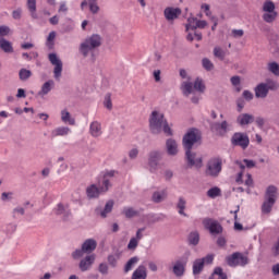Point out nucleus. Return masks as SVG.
<instances>
[{
  "mask_svg": "<svg viewBox=\"0 0 279 279\" xmlns=\"http://www.w3.org/2000/svg\"><path fill=\"white\" fill-rule=\"evenodd\" d=\"M213 260H215V255L208 254L203 258H198L193 263V275L199 276L202 271H204V265H213Z\"/></svg>",
  "mask_w": 279,
  "mask_h": 279,
  "instance_id": "11",
  "label": "nucleus"
},
{
  "mask_svg": "<svg viewBox=\"0 0 279 279\" xmlns=\"http://www.w3.org/2000/svg\"><path fill=\"white\" fill-rule=\"evenodd\" d=\"M112 178H114V170H110L105 173L102 178V185H100V187L95 184L89 185L86 189V195L88 199H97L101 193H107L110 186H112Z\"/></svg>",
  "mask_w": 279,
  "mask_h": 279,
  "instance_id": "2",
  "label": "nucleus"
},
{
  "mask_svg": "<svg viewBox=\"0 0 279 279\" xmlns=\"http://www.w3.org/2000/svg\"><path fill=\"white\" fill-rule=\"evenodd\" d=\"M181 88L183 90V95H185V97H189V95L193 93V88L198 93H204V90H206V85H204V81L198 77L195 80L194 85L191 82H184L182 83Z\"/></svg>",
  "mask_w": 279,
  "mask_h": 279,
  "instance_id": "7",
  "label": "nucleus"
},
{
  "mask_svg": "<svg viewBox=\"0 0 279 279\" xmlns=\"http://www.w3.org/2000/svg\"><path fill=\"white\" fill-rule=\"evenodd\" d=\"M10 34V27L7 25H0V36H8Z\"/></svg>",
  "mask_w": 279,
  "mask_h": 279,
  "instance_id": "52",
  "label": "nucleus"
},
{
  "mask_svg": "<svg viewBox=\"0 0 279 279\" xmlns=\"http://www.w3.org/2000/svg\"><path fill=\"white\" fill-rule=\"evenodd\" d=\"M197 22H198L197 17H189L187 23L185 25L186 32H189L190 29L192 31L197 29Z\"/></svg>",
  "mask_w": 279,
  "mask_h": 279,
  "instance_id": "41",
  "label": "nucleus"
},
{
  "mask_svg": "<svg viewBox=\"0 0 279 279\" xmlns=\"http://www.w3.org/2000/svg\"><path fill=\"white\" fill-rule=\"evenodd\" d=\"M62 123H68V125H75V118L71 117V112L66 109L61 111Z\"/></svg>",
  "mask_w": 279,
  "mask_h": 279,
  "instance_id": "27",
  "label": "nucleus"
},
{
  "mask_svg": "<svg viewBox=\"0 0 279 279\" xmlns=\"http://www.w3.org/2000/svg\"><path fill=\"white\" fill-rule=\"evenodd\" d=\"M180 14H182V10L180 8L168 7L163 11V16L168 21H175Z\"/></svg>",
  "mask_w": 279,
  "mask_h": 279,
  "instance_id": "18",
  "label": "nucleus"
},
{
  "mask_svg": "<svg viewBox=\"0 0 279 279\" xmlns=\"http://www.w3.org/2000/svg\"><path fill=\"white\" fill-rule=\"evenodd\" d=\"M53 213L56 215H64L65 217H69L70 215L69 210H66V208H64V205H62L61 203L57 205V208L53 209Z\"/></svg>",
  "mask_w": 279,
  "mask_h": 279,
  "instance_id": "44",
  "label": "nucleus"
},
{
  "mask_svg": "<svg viewBox=\"0 0 279 279\" xmlns=\"http://www.w3.org/2000/svg\"><path fill=\"white\" fill-rule=\"evenodd\" d=\"M203 226L205 230H208L209 234L217 235L223 232V227L219 221L211 218H204Z\"/></svg>",
  "mask_w": 279,
  "mask_h": 279,
  "instance_id": "10",
  "label": "nucleus"
},
{
  "mask_svg": "<svg viewBox=\"0 0 279 279\" xmlns=\"http://www.w3.org/2000/svg\"><path fill=\"white\" fill-rule=\"evenodd\" d=\"M104 106H105V108H107V110H111L112 109V98H111L110 94H107L105 96Z\"/></svg>",
  "mask_w": 279,
  "mask_h": 279,
  "instance_id": "50",
  "label": "nucleus"
},
{
  "mask_svg": "<svg viewBox=\"0 0 279 279\" xmlns=\"http://www.w3.org/2000/svg\"><path fill=\"white\" fill-rule=\"evenodd\" d=\"M264 84H265V86L267 87L268 90H278V88H279V84L276 81L271 80V78H268L266 81V83H264Z\"/></svg>",
  "mask_w": 279,
  "mask_h": 279,
  "instance_id": "47",
  "label": "nucleus"
},
{
  "mask_svg": "<svg viewBox=\"0 0 279 279\" xmlns=\"http://www.w3.org/2000/svg\"><path fill=\"white\" fill-rule=\"evenodd\" d=\"M269 95V90L267 89V85L265 83H260L255 87V97L257 99H265Z\"/></svg>",
  "mask_w": 279,
  "mask_h": 279,
  "instance_id": "23",
  "label": "nucleus"
},
{
  "mask_svg": "<svg viewBox=\"0 0 279 279\" xmlns=\"http://www.w3.org/2000/svg\"><path fill=\"white\" fill-rule=\"evenodd\" d=\"M98 271L106 276V274H108V264H100L98 267Z\"/></svg>",
  "mask_w": 279,
  "mask_h": 279,
  "instance_id": "55",
  "label": "nucleus"
},
{
  "mask_svg": "<svg viewBox=\"0 0 279 279\" xmlns=\"http://www.w3.org/2000/svg\"><path fill=\"white\" fill-rule=\"evenodd\" d=\"M82 247L85 254H93V252L97 250V241H95L94 239H87L82 244Z\"/></svg>",
  "mask_w": 279,
  "mask_h": 279,
  "instance_id": "20",
  "label": "nucleus"
},
{
  "mask_svg": "<svg viewBox=\"0 0 279 279\" xmlns=\"http://www.w3.org/2000/svg\"><path fill=\"white\" fill-rule=\"evenodd\" d=\"M231 84H232V86H240L241 85V77L232 76L231 77Z\"/></svg>",
  "mask_w": 279,
  "mask_h": 279,
  "instance_id": "62",
  "label": "nucleus"
},
{
  "mask_svg": "<svg viewBox=\"0 0 279 279\" xmlns=\"http://www.w3.org/2000/svg\"><path fill=\"white\" fill-rule=\"evenodd\" d=\"M0 49H2L4 53H12L14 51L12 44L5 38H0Z\"/></svg>",
  "mask_w": 279,
  "mask_h": 279,
  "instance_id": "31",
  "label": "nucleus"
},
{
  "mask_svg": "<svg viewBox=\"0 0 279 279\" xmlns=\"http://www.w3.org/2000/svg\"><path fill=\"white\" fill-rule=\"evenodd\" d=\"M84 254H86V252L84 251L83 247L77 248L72 253V258H74V260H77L78 258H82Z\"/></svg>",
  "mask_w": 279,
  "mask_h": 279,
  "instance_id": "49",
  "label": "nucleus"
},
{
  "mask_svg": "<svg viewBox=\"0 0 279 279\" xmlns=\"http://www.w3.org/2000/svg\"><path fill=\"white\" fill-rule=\"evenodd\" d=\"M263 12H276V3L271 0H266L263 4Z\"/></svg>",
  "mask_w": 279,
  "mask_h": 279,
  "instance_id": "42",
  "label": "nucleus"
},
{
  "mask_svg": "<svg viewBox=\"0 0 279 279\" xmlns=\"http://www.w3.org/2000/svg\"><path fill=\"white\" fill-rule=\"evenodd\" d=\"M166 197H167V190L157 191V192H154L153 194V202H155V204H160V202H162Z\"/></svg>",
  "mask_w": 279,
  "mask_h": 279,
  "instance_id": "34",
  "label": "nucleus"
},
{
  "mask_svg": "<svg viewBox=\"0 0 279 279\" xmlns=\"http://www.w3.org/2000/svg\"><path fill=\"white\" fill-rule=\"evenodd\" d=\"M138 247V239L131 238L128 244V250H136Z\"/></svg>",
  "mask_w": 279,
  "mask_h": 279,
  "instance_id": "51",
  "label": "nucleus"
},
{
  "mask_svg": "<svg viewBox=\"0 0 279 279\" xmlns=\"http://www.w3.org/2000/svg\"><path fill=\"white\" fill-rule=\"evenodd\" d=\"M49 62L54 66L53 69V77L54 80H60L62 77V60L58 58L56 52H51L48 54Z\"/></svg>",
  "mask_w": 279,
  "mask_h": 279,
  "instance_id": "12",
  "label": "nucleus"
},
{
  "mask_svg": "<svg viewBox=\"0 0 279 279\" xmlns=\"http://www.w3.org/2000/svg\"><path fill=\"white\" fill-rule=\"evenodd\" d=\"M71 134V129L69 126H59L51 131L52 138L58 136H69Z\"/></svg>",
  "mask_w": 279,
  "mask_h": 279,
  "instance_id": "24",
  "label": "nucleus"
},
{
  "mask_svg": "<svg viewBox=\"0 0 279 279\" xmlns=\"http://www.w3.org/2000/svg\"><path fill=\"white\" fill-rule=\"evenodd\" d=\"M277 197L278 187H276L275 185L268 186L265 194V201L262 205V213L264 215H269V213H271V208H274Z\"/></svg>",
  "mask_w": 279,
  "mask_h": 279,
  "instance_id": "4",
  "label": "nucleus"
},
{
  "mask_svg": "<svg viewBox=\"0 0 279 279\" xmlns=\"http://www.w3.org/2000/svg\"><path fill=\"white\" fill-rule=\"evenodd\" d=\"M177 208H178L179 215H181L182 217H189V215L184 213V210H186V199H184V197L182 196L179 197L177 203Z\"/></svg>",
  "mask_w": 279,
  "mask_h": 279,
  "instance_id": "28",
  "label": "nucleus"
},
{
  "mask_svg": "<svg viewBox=\"0 0 279 279\" xmlns=\"http://www.w3.org/2000/svg\"><path fill=\"white\" fill-rule=\"evenodd\" d=\"M167 153L169 156H175L178 154V143L173 138H169L166 142Z\"/></svg>",
  "mask_w": 279,
  "mask_h": 279,
  "instance_id": "25",
  "label": "nucleus"
},
{
  "mask_svg": "<svg viewBox=\"0 0 279 279\" xmlns=\"http://www.w3.org/2000/svg\"><path fill=\"white\" fill-rule=\"evenodd\" d=\"M235 165H238V167L243 171L245 169V167L247 169H254V167H256V161L252 160V159H243V161H235Z\"/></svg>",
  "mask_w": 279,
  "mask_h": 279,
  "instance_id": "29",
  "label": "nucleus"
},
{
  "mask_svg": "<svg viewBox=\"0 0 279 279\" xmlns=\"http://www.w3.org/2000/svg\"><path fill=\"white\" fill-rule=\"evenodd\" d=\"M223 169V159L221 157H213L206 163L205 174L208 178H219Z\"/></svg>",
  "mask_w": 279,
  "mask_h": 279,
  "instance_id": "5",
  "label": "nucleus"
},
{
  "mask_svg": "<svg viewBox=\"0 0 279 279\" xmlns=\"http://www.w3.org/2000/svg\"><path fill=\"white\" fill-rule=\"evenodd\" d=\"M248 263L250 259L243 253L235 252L227 257L229 267H245Z\"/></svg>",
  "mask_w": 279,
  "mask_h": 279,
  "instance_id": "8",
  "label": "nucleus"
},
{
  "mask_svg": "<svg viewBox=\"0 0 279 279\" xmlns=\"http://www.w3.org/2000/svg\"><path fill=\"white\" fill-rule=\"evenodd\" d=\"M243 97L246 99V101H252L254 99V94H252L250 90H244Z\"/></svg>",
  "mask_w": 279,
  "mask_h": 279,
  "instance_id": "58",
  "label": "nucleus"
},
{
  "mask_svg": "<svg viewBox=\"0 0 279 279\" xmlns=\"http://www.w3.org/2000/svg\"><path fill=\"white\" fill-rule=\"evenodd\" d=\"M89 10L93 14H97L99 12V5L95 2H89Z\"/></svg>",
  "mask_w": 279,
  "mask_h": 279,
  "instance_id": "56",
  "label": "nucleus"
},
{
  "mask_svg": "<svg viewBox=\"0 0 279 279\" xmlns=\"http://www.w3.org/2000/svg\"><path fill=\"white\" fill-rule=\"evenodd\" d=\"M231 144L233 147H241V149H247L250 147V136L247 133L236 132L231 137Z\"/></svg>",
  "mask_w": 279,
  "mask_h": 279,
  "instance_id": "9",
  "label": "nucleus"
},
{
  "mask_svg": "<svg viewBox=\"0 0 279 279\" xmlns=\"http://www.w3.org/2000/svg\"><path fill=\"white\" fill-rule=\"evenodd\" d=\"M209 279H228V275L223 272V268L216 267Z\"/></svg>",
  "mask_w": 279,
  "mask_h": 279,
  "instance_id": "33",
  "label": "nucleus"
},
{
  "mask_svg": "<svg viewBox=\"0 0 279 279\" xmlns=\"http://www.w3.org/2000/svg\"><path fill=\"white\" fill-rule=\"evenodd\" d=\"M185 156L189 167H196V169H202V156H197V154L192 153L191 149H185Z\"/></svg>",
  "mask_w": 279,
  "mask_h": 279,
  "instance_id": "15",
  "label": "nucleus"
},
{
  "mask_svg": "<svg viewBox=\"0 0 279 279\" xmlns=\"http://www.w3.org/2000/svg\"><path fill=\"white\" fill-rule=\"evenodd\" d=\"M231 34L233 38H241L245 33L243 32V29H232Z\"/></svg>",
  "mask_w": 279,
  "mask_h": 279,
  "instance_id": "54",
  "label": "nucleus"
},
{
  "mask_svg": "<svg viewBox=\"0 0 279 279\" xmlns=\"http://www.w3.org/2000/svg\"><path fill=\"white\" fill-rule=\"evenodd\" d=\"M202 64H203V69H205V71H213V69H215V64L208 58H204L202 60Z\"/></svg>",
  "mask_w": 279,
  "mask_h": 279,
  "instance_id": "48",
  "label": "nucleus"
},
{
  "mask_svg": "<svg viewBox=\"0 0 279 279\" xmlns=\"http://www.w3.org/2000/svg\"><path fill=\"white\" fill-rule=\"evenodd\" d=\"M136 156H138V148H132L129 151V158H131L132 160H134V158H136Z\"/></svg>",
  "mask_w": 279,
  "mask_h": 279,
  "instance_id": "61",
  "label": "nucleus"
},
{
  "mask_svg": "<svg viewBox=\"0 0 279 279\" xmlns=\"http://www.w3.org/2000/svg\"><path fill=\"white\" fill-rule=\"evenodd\" d=\"M145 230H146L145 227L137 229L134 239H137V241H141L143 239V232H145Z\"/></svg>",
  "mask_w": 279,
  "mask_h": 279,
  "instance_id": "57",
  "label": "nucleus"
},
{
  "mask_svg": "<svg viewBox=\"0 0 279 279\" xmlns=\"http://www.w3.org/2000/svg\"><path fill=\"white\" fill-rule=\"evenodd\" d=\"M26 5L32 19H38V13H36V0H27Z\"/></svg>",
  "mask_w": 279,
  "mask_h": 279,
  "instance_id": "32",
  "label": "nucleus"
},
{
  "mask_svg": "<svg viewBox=\"0 0 279 279\" xmlns=\"http://www.w3.org/2000/svg\"><path fill=\"white\" fill-rule=\"evenodd\" d=\"M136 265H138V257H131L124 265V274H130V271H132Z\"/></svg>",
  "mask_w": 279,
  "mask_h": 279,
  "instance_id": "30",
  "label": "nucleus"
},
{
  "mask_svg": "<svg viewBox=\"0 0 279 279\" xmlns=\"http://www.w3.org/2000/svg\"><path fill=\"white\" fill-rule=\"evenodd\" d=\"M53 86H56V82H53V80L45 82L41 86V89L38 92V96L45 97V95H49V93L53 90Z\"/></svg>",
  "mask_w": 279,
  "mask_h": 279,
  "instance_id": "21",
  "label": "nucleus"
},
{
  "mask_svg": "<svg viewBox=\"0 0 279 279\" xmlns=\"http://www.w3.org/2000/svg\"><path fill=\"white\" fill-rule=\"evenodd\" d=\"M267 70L269 73H272V75H276V77H279V64L276 61L269 62L267 65Z\"/></svg>",
  "mask_w": 279,
  "mask_h": 279,
  "instance_id": "38",
  "label": "nucleus"
},
{
  "mask_svg": "<svg viewBox=\"0 0 279 279\" xmlns=\"http://www.w3.org/2000/svg\"><path fill=\"white\" fill-rule=\"evenodd\" d=\"M1 199H2V202H8V199H12V192H9V193L3 192L1 194Z\"/></svg>",
  "mask_w": 279,
  "mask_h": 279,
  "instance_id": "63",
  "label": "nucleus"
},
{
  "mask_svg": "<svg viewBox=\"0 0 279 279\" xmlns=\"http://www.w3.org/2000/svg\"><path fill=\"white\" fill-rule=\"evenodd\" d=\"M210 130L216 136H226V133L230 130L228 121L214 122L210 124Z\"/></svg>",
  "mask_w": 279,
  "mask_h": 279,
  "instance_id": "14",
  "label": "nucleus"
},
{
  "mask_svg": "<svg viewBox=\"0 0 279 279\" xmlns=\"http://www.w3.org/2000/svg\"><path fill=\"white\" fill-rule=\"evenodd\" d=\"M19 76L22 82H26V80H29L32 77V71L27 69H21L19 72Z\"/></svg>",
  "mask_w": 279,
  "mask_h": 279,
  "instance_id": "43",
  "label": "nucleus"
},
{
  "mask_svg": "<svg viewBox=\"0 0 279 279\" xmlns=\"http://www.w3.org/2000/svg\"><path fill=\"white\" fill-rule=\"evenodd\" d=\"M254 121H255V118H254V114L252 113H241L236 118V123L238 125H241V128H245V125H250L254 123Z\"/></svg>",
  "mask_w": 279,
  "mask_h": 279,
  "instance_id": "19",
  "label": "nucleus"
},
{
  "mask_svg": "<svg viewBox=\"0 0 279 279\" xmlns=\"http://www.w3.org/2000/svg\"><path fill=\"white\" fill-rule=\"evenodd\" d=\"M186 271V260L185 259H178L174 262L172 266V272L177 278H182Z\"/></svg>",
  "mask_w": 279,
  "mask_h": 279,
  "instance_id": "16",
  "label": "nucleus"
},
{
  "mask_svg": "<svg viewBox=\"0 0 279 279\" xmlns=\"http://www.w3.org/2000/svg\"><path fill=\"white\" fill-rule=\"evenodd\" d=\"M108 263L111 265V267H114L117 265V257L114 255H109Z\"/></svg>",
  "mask_w": 279,
  "mask_h": 279,
  "instance_id": "64",
  "label": "nucleus"
},
{
  "mask_svg": "<svg viewBox=\"0 0 279 279\" xmlns=\"http://www.w3.org/2000/svg\"><path fill=\"white\" fill-rule=\"evenodd\" d=\"M160 160H162V153L155 150L149 154L148 167L151 173L158 171V167H160Z\"/></svg>",
  "mask_w": 279,
  "mask_h": 279,
  "instance_id": "13",
  "label": "nucleus"
},
{
  "mask_svg": "<svg viewBox=\"0 0 279 279\" xmlns=\"http://www.w3.org/2000/svg\"><path fill=\"white\" fill-rule=\"evenodd\" d=\"M122 213L128 219H132V217L138 216V211L133 207H124Z\"/></svg>",
  "mask_w": 279,
  "mask_h": 279,
  "instance_id": "40",
  "label": "nucleus"
},
{
  "mask_svg": "<svg viewBox=\"0 0 279 279\" xmlns=\"http://www.w3.org/2000/svg\"><path fill=\"white\" fill-rule=\"evenodd\" d=\"M131 279H147V267L140 265L132 274Z\"/></svg>",
  "mask_w": 279,
  "mask_h": 279,
  "instance_id": "22",
  "label": "nucleus"
},
{
  "mask_svg": "<svg viewBox=\"0 0 279 279\" xmlns=\"http://www.w3.org/2000/svg\"><path fill=\"white\" fill-rule=\"evenodd\" d=\"M245 186H254V180L252 179V174H246V180L244 182Z\"/></svg>",
  "mask_w": 279,
  "mask_h": 279,
  "instance_id": "59",
  "label": "nucleus"
},
{
  "mask_svg": "<svg viewBox=\"0 0 279 279\" xmlns=\"http://www.w3.org/2000/svg\"><path fill=\"white\" fill-rule=\"evenodd\" d=\"M112 208H114V202L108 201L105 205V208L100 211V217H102V219H106L109 213H112Z\"/></svg>",
  "mask_w": 279,
  "mask_h": 279,
  "instance_id": "35",
  "label": "nucleus"
},
{
  "mask_svg": "<svg viewBox=\"0 0 279 279\" xmlns=\"http://www.w3.org/2000/svg\"><path fill=\"white\" fill-rule=\"evenodd\" d=\"M89 133L92 136H94V138L99 137V135L101 134V123H99L98 121L92 122L89 125Z\"/></svg>",
  "mask_w": 279,
  "mask_h": 279,
  "instance_id": "26",
  "label": "nucleus"
},
{
  "mask_svg": "<svg viewBox=\"0 0 279 279\" xmlns=\"http://www.w3.org/2000/svg\"><path fill=\"white\" fill-rule=\"evenodd\" d=\"M199 141H202V132L197 129H191L183 136V147L184 149H193V145L199 143Z\"/></svg>",
  "mask_w": 279,
  "mask_h": 279,
  "instance_id": "6",
  "label": "nucleus"
},
{
  "mask_svg": "<svg viewBox=\"0 0 279 279\" xmlns=\"http://www.w3.org/2000/svg\"><path fill=\"white\" fill-rule=\"evenodd\" d=\"M190 245H197L199 243V233L194 231L189 235Z\"/></svg>",
  "mask_w": 279,
  "mask_h": 279,
  "instance_id": "45",
  "label": "nucleus"
},
{
  "mask_svg": "<svg viewBox=\"0 0 279 279\" xmlns=\"http://www.w3.org/2000/svg\"><path fill=\"white\" fill-rule=\"evenodd\" d=\"M214 56L218 58V60H226V50H222L221 47H215Z\"/></svg>",
  "mask_w": 279,
  "mask_h": 279,
  "instance_id": "46",
  "label": "nucleus"
},
{
  "mask_svg": "<svg viewBox=\"0 0 279 279\" xmlns=\"http://www.w3.org/2000/svg\"><path fill=\"white\" fill-rule=\"evenodd\" d=\"M227 243H228V241L223 236H219L218 240H217V245L219 247H226Z\"/></svg>",
  "mask_w": 279,
  "mask_h": 279,
  "instance_id": "60",
  "label": "nucleus"
},
{
  "mask_svg": "<svg viewBox=\"0 0 279 279\" xmlns=\"http://www.w3.org/2000/svg\"><path fill=\"white\" fill-rule=\"evenodd\" d=\"M99 47H101V36L93 34L81 43L78 51L83 58H88V56H90V53H95Z\"/></svg>",
  "mask_w": 279,
  "mask_h": 279,
  "instance_id": "3",
  "label": "nucleus"
},
{
  "mask_svg": "<svg viewBox=\"0 0 279 279\" xmlns=\"http://www.w3.org/2000/svg\"><path fill=\"white\" fill-rule=\"evenodd\" d=\"M220 195H221V189L217 186H214L207 191V197H210L211 199L220 197Z\"/></svg>",
  "mask_w": 279,
  "mask_h": 279,
  "instance_id": "39",
  "label": "nucleus"
},
{
  "mask_svg": "<svg viewBox=\"0 0 279 279\" xmlns=\"http://www.w3.org/2000/svg\"><path fill=\"white\" fill-rule=\"evenodd\" d=\"M149 128L153 134H160L163 132L166 136H173V131L169 126V122L165 119V114L153 111L149 117Z\"/></svg>",
  "mask_w": 279,
  "mask_h": 279,
  "instance_id": "1",
  "label": "nucleus"
},
{
  "mask_svg": "<svg viewBox=\"0 0 279 279\" xmlns=\"http://www.w3.org/2000/svg\"><path fill=\"white\" fill-rule=\"evenodd\" d=\"M255 123H256L257 128H259V129L265 128V118H263V117H257V118L255 119Z\"/></svg>",
  "mask_w": 279,
  "mask_h": 279,
  "instance_id": "53",
  "label": "nucleus"
},
{
  "mask_svg": "<svg viewBox=\"0 0 279 279\" xmlns=\"http://www.w3.org/2000/svg\"><path fill=\"white\" fill-rule=\"evenodd\" d=\"M46 47H48V49H53V47H56V32L54 31L49 33L47 40H46Z\"/></svg>",
  "mask_w": 279,
  "mask_h": 279,
  "instance_id": "37",
  "label": "nucleus"
},
{
  "mask_svg": "<svg viewBox=\"0 0 279 279\" xmlns=\"http://www.w3.org/2000/svg\"><path fill=\"white\" fill-rule=\"evenodd\" d=\"M276 19H278V12L276 11L266 12L263 14V21H265V23H274Z\"/></svg>",
  "mask_w": 279,
  "mask_h": 279,
  "instance_id": "36",
  "label": "nucleus"
},
{
  "mask_svg": "<svg viewBox=\"0 0 279 279\" xmlns=\"http://www.w3.org/2000/svg\"><path fill=\"white\" fill-rule=\"evenodd\" d=\"M95 264V254H90L81 259L78 264V269L81 271H89V269Z\"/></svg>",
  "mask_w": 279,
  "mask_h": 279,
  "instance_id": "17",
  "label": "nucleus"
}]
</instances>
